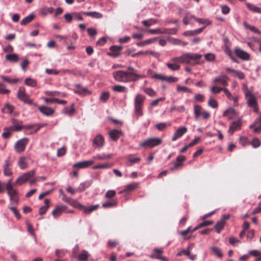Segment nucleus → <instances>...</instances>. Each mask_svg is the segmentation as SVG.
<instances>
[{"mask_svg":"<svg viewBox=\"0 0 261 261\" xmlns=\"http://www.w3.org/2000/svg\"><path fill=\"white\" fill-rule=\"evenodd\" d=\"M113 75L115 80L118 82L128 83L135 81L131 77L128 73H127V71L124 70L115 71L113 72Z\"/></svg>","mask_w":261,"mask_h":261,"instance_id":"nucleus-2","label":"nucleus"},{"mask_svg":"<svg viewBox=\"0 0 261 261\" xmlns=\"http://www.w3.org/2000/svg\"><path fill=\"white\" fill-rule=\"evenodd\" d=\"M74 104H72L70 107H66L62 110V113L69 116L73 115L75 112Z\"/></svg>","mask_w":261,"mask_h":261,"instance_id":"nucleus-25","label":"nucleus"},{"mask_svg":"<svg viewBox=\"0 0 261 261\" xmlns=\"http://www.w3.org/2000/svg\"><path fill=\"white\" fill-rule=\"evenodd\" d=\"M13 161L11 160L10 157L9 156L6 160H5L3 167L4 170V174L5 176H11L12 174V172L10 167L12 165Z\"/></svg>","mask_w":261,"mask_h":261,"instance_id":"nucleus-9","label":"nucleus"},{"mask_svg":"<svg viewBox=\"0 0 261 261\" xmlns=\"http://www.w3.org/2000/svg\"><path fill=\"white\" fill-rule=\"evenodd\" d=\"M49 200L45 199L44 200V205L39 208V214L41 215L44 214L49 207Z\"/></svg>","mask_w":261,"mask_h":261,"instance_id":"nucleus-28","label":"nucleus"},{"mask_svg":"<svg viewBox=\"0 0 261 261\" xmlns=\"http://www.w3.org/2000/svg\"><path fill=\"white\" fill-rule=\"evenodd\" d=\"M162 142V140L160 138H151L142 142L140 146L142 147L153 148L160 145Z\"/></svg>","mask_w":261,"mask_h":261,"instance_id":"nucleus-6","label":"nucleus"},{"mask_svg":"<svg viewBox=\"0 0 261 261\" xmlns=\"http://www.w3.org/2000/svg\"><path fill=\"white\" fill-rule=\"evenodd\" d=\"M38 108L40 112L47 116L51 115L54 113V109L49 107L40 106Z\"/></svg>","mask_w":261,"mask_h":261,"instance_id":"nucleus-21","label":"nucleus"},{"mask_svg":"<svg viewBox=\"0 0 261 261\" xmlns=\"http://www.w3.org/2000/svg\"><path fill=\"white\" fill-rule=\"evenodd\" d=\"M127 73L132 77L135 81H138L140 79H142L145 77V75L143 74H139L136 73V71L132 66L127 67Z\"/></svg>","mask_w":261,"mask_h":261,"instance_id":"nucleus-13","label":"nucleus"},{"mask_svg":"<svg viewBox=\"0 0 261 261\" xmlns=\"http://www.w3.org/2000/svg\"><path fill=\"white\" fill-rule=\"evenodd\" d=\"M14 107L9 103L6 104L5 107L2 109V111L6 113L12 114L14 110Z\"/></svg>","mask_w":261,"mask_h":261,"instance_id":"nucleus-43","label":"nucleus"},{"mask_svg":"<svg viewBox=\"0 0 261 261\" xmlns=\"http://www.w3.org/2000/svg\"><path fill=\"white\" fill-rule=\"evenodd\" d=\"M17 97L21 101L30 105H34L36 106V103H34L32 100L30 99L28 95L25 93V88L23 87H20L17 93Z\"/></svg>","mask_w":261,"mask_h":261,"instance_id":"nucleus-5","label":"nucleus"},{"mask_svg":"<svg viewBox=\"0 0 261 261\" xmlns=\"http://www.w3.org/2000/svg\"><path fill=\"white\" fill-rule=\"evenodd\" d=\"M138 186V184L133 182L127 185L125 187L124 191H130L135 190Z\"/></svg>","mask_w":261,"mask_h":261,"instance_id":"nucleus-48","label":"nucleus"},{"mask_svg":"<svg viewBox=\"0 0 261 261\" xmlns=\"http://www.w3.org/2000/svg\"><path fill=\"white\" fill-rule=\"evenodd\" d=\"M187 132V128L186 127H181L179 128H178L175 133H174L172 138V140L173 141H175L177 139L181 137L182 135H184L185 133H186Z\"/></svg>","mask_w":261,"mask_h":261,"instance_id":"nucleus-16","label":"nucleus"},{"mask_svg":"<svg viewBox=\"0 0 261 261\" xmlns=\"http://www.w3.org/2000/svg\"><path fill=\"white\" fill-rule=\"evenodd\" d=\"M225 224L224 220H220L217 222L215 226V228L216 229L217 232L219 233L221 230L223 229Z\"/></svg>","mask_w":261,"mask_h":261,"instance_id":"nucleus-36","label":"nucleus"},{"mask_svg":"<svg viewBox=\"0 0 261 261\" xmlns=\"http://www.w3.org/2000/svg\"><path fill=\"white\" fill-rule=\"evenodd\" d=\"M18 165L21 169H24L28 167V163L26 162V158L25 157H20L18 162Z\"/></svg>","mask_w":261,"mask_h":261,"instance_id":"nucleus-34","label":"nucleus"},{"mask_svg":"<svg viewBox=\"0 0 261 261\" xmlns=\"http://www.w3.org/2000/svg\"><path fill=\"white\" fill-rule=\"evenodd\" d=\"M236 115H237V112L232 108L228 109L223 113V116L227 117L229 120L231 119L233 116Z\"/></svg>","mask_w":261,"mask_h":261,"instance_id":"nucleus-23","label":"nucleus"},{"mask_svg":"<svg viewBox=\"0 0 261 261\" xmlns=\"http://www.w3.org/2000/svg\"><path fill=\"white\" fill-rule=\"evenodd\" d=\"M178 79L176 77L172 76H166L165 81L168 82L170 83H176L178 81Z\"/></svg>","mask_w":261,"mask_h":261,"instance_id":"nucleus-62","label":"nucleus"},{"mask_svg":"<svg viewBox=\"0 0 261 261\" xmlns=\"http://www.w3.org/2000/svg\"><path fill=\"white\" fill-rule=\"evenodd\" d=\"M35 174L36 170L35 169L25 172L16 179V183L21 185L29 180L31 178L34 177Z\"/></svg>","mask_w":261,"mask_h":261,"instance_id":"nucleus-7","label":"nucleus"},{"mask_svg":"<svg viewBox=\"0 0 261 261\" xmlns=\"http://www.w3.org/2000/svg\"><path fill=\"white\" fill-rule=\"evenodd\" d=\"M196 21L199 24H203L206 25H208L211 24V21L208 19L199 18L196 19Z\"/></svg>","mask_w":261,"mask_h":261,"instance_id":"nucleus-60","label":"nucleus"},{"mask_svg":"<svg viewBox=\"0 0 261 261\" xmlns=\"http://www.w3.org/2000/svg\"><path fill=\"white\" fill-rule=\"evenodd\" d=\"M166 66L172 71H176L179 69L180 66L176 63H167Z\"/></svg>","mask_w":261,"mask_h":261,"instance_id":"nucleus-47","label":"nucleus"},{"mask_svg":"<svg viewBox=\"0 0 261 261\" xmlns=\"http://www.w3.org/2000/svg\"><path fill=\"white\" fill-rule=\"evenodd\" d=\"M89 254L86 250H83L79 255V259L81 261H85L87 259Z\"/></svg>","mask_w":261,"mask_h":261,"instance_id":"nucleus-42","label":"nucleus"},{"mask_svg":"<svg viewBox=\"0 0 261 261\" xmlns=\"http://www.w3.org/2000/svg\"><path fill=\"white\" fill-rule=\"evenodd\" d=\"M110 94L108 92H103L101 93L100 100L101 101L106 102L109 98Z\"/></svg>","mask_w":261,"mask_h":261,"instance_id":"nucleus-58","label":"nucleus"},{"mask_svg":"<svg viewBox=\"0 0 261 261\" xmlns=\"http://www.w3.org/2000/svg\"><path fill=\"white\" fill-rule=\"evenodd\" d=\"M122 49L121 46H112L110 48V50L112 53L110 54L111 56L116 57L119 55V51Z\"/></svg>","mask_w":261,"mask_h":261,"instance_id":"nucleus-24","label":"nucleus"},{"mask_svg":"<svg viewBox=\"0 0 261 261\" xmlns=\"http://www.w3.org/2000/svg\"><path fill=\"white\" fill-rule=\"evenodd\" d=\"M177 32V29L176 28L168 29L165 28L162 30L163 34L167 35H175Z\"/></svg>","mask_w":261,"mask_h":261,"instance_id":"nucleus-38","label":"nucleus"},{"mask_svg":"<svg viewBox=\"0 0 261 261\" xmlns=\"http://www.w3.org/2000/svg\"><path fill=\"white\" fill-rule=\"evenodd\" d=\"M5 58L7 60L12 62H17L19 60V56L15 54H8Z\"/></svg>","mask_w":261,"mask_h":261,"instance_id":"nucleus-31","label":"nucleus"},{"mask_svg":"<svg viewBox=\"0 0 261 261\" xmlns=\"http://www.w3.org/2000/svg\"><path fill=\"white\" fill-rule=\"evenodd\" d=\"M204 57L205 60L209 62H213L215 60V56L212 53L206 54Z\"/></svg>","mask_w":261,"mask_h":261,"instance_id":"nucleus-59","label":"nucleus"},{"mask_svg":"<svg viewBox=\"0 0 261 261\" xmlns=\"http://www.w3.org/2000/svg\"><path fill=\"white\" fill-rule=\"evenodd\" d=\"M43 126H44V124H40L38 123L27 124L24 125L23 129H25L27 134L32 135L36 133Z\"/></svg>","mask_w":261,"mask_h":261,"instance_id":"nucleus-8","label":"nucleus"},{"mask_svg":"<svg viewBox=\"0 0 261 261\" xmlns=\"http://www.w3.org/2000/svg\"><path fill=\"white\" fill-rule=\"evenodd\" d=\"M176 91L177 92H184L189 93H192V90L188 87L179 85H177Z\"/></svg>","mask_w":261,"mask_h":261,"instance_id":"nucleus-39","label":"nucleus"},{"mask_svg":"<svg viewBox=\"0 0 261 261\" xmlns=\"http://www.w3.org/2000/svg\"><path fill=\"white\" fill-rule=\"evenodd\" d=\"M83 13L88 16L92 17L95 18H101L102 17V15L97 12H83Z\"/></svg>","mask_w":261,"mask_h":261,"instance_id":"nucleus-32","label":"nucleus"},{"mask_svg":"<svg viewBox=\"0 0 261 261\" xmlns=\"http://www.w3.org/2000/svg\"><path fill=\"white\" fill-rule=\"evenodd\" d=\"M29 141V139L24 138L17 141L15 144V149L17 152H21L25 149V146Z\"/></svg>","mask_w":261,"mask_h":261,"instance_id":"nucleus-10","label":"nucleus"},{"mask_svg":"<svg viewBox=\"0 0 261 261\" xmlns=\"http://www.w3.org/2000/svg\"><path fill=\"white\" fill-rule=\"evenodd\" d=\"M92 180L85 181L81 183L78 188V190L81 192L84 191L85 189L89 188L92 185Z\"/></svg>","mask_w":261,"mask_h":261,"instance_id":"nucleus-30","label":"nucleus"},{"mask_svg":"<svg viewBox=\"0 0 261 261\" xmlns=\"http://www.w3.org/2000/svg\"><path fill=\"white\" fill-rule=\"evenodd\" d=\"M12 130L10 127H5L4 128V132L2 134L3 137L5 139L9 138L11 135Z\"/></svg>","mask_w":261,"mask_h":261,"instance_id":"nucleus-46","label":"nucleus"},{"mask_svg":"<svg viewBox=\"0 0 261 261\" xmlns=\"http://www.w3.org/2000/svg\"><path fill=\"white\" fill-rule=\"evenodd\" d=\"M235 54L237 57L243 60L247 61L249 59V55L240 48H236L235 49Z\"/></svg>","mask_w":261,"mask_h":261,"instance_id":"nucleus-18","label":"nucleus"},{"mask_svg":"<svg viewBox=\"0 0 261 261\" xmlns=\"http://www.w3.org/2000/svg\"><path fill=\"white\" fill-rule=\"evenodd\" d=\"M1 77L3 80L10 84H14L17 83L18 82V79H11L9 77L4 75H1Z\"/></svg>","mask_w":261,"mask_h":261,"instance_id":"nucleus-49","label":"nucleus"},{"mask_svg":"<svg viewBox=\"0 0 261 261\" xmlns=\"http://www.w3.org/2000/svg\"><path fill=\"white\" fill-rule=\"evenodd\" d=\"M98 207V204L93 205L90 206H86L83 205L81 210L83 211V212L86 214H89L96 210Z\"/></svg>","mask_w":261,"mask_h":261,"instance_id":"nucleus-20","label":"nucleus"},{"mask_svg":"<svg viewBox=\"0 0 261 261\" xmlns=\"http://www.w3.org/2000/svg\"><path fill=\"white\" fill-rule=\"evenodd\" d=\"M203 111L202 107L199 105H195L194 107V113L196 119H198L202 115Z\"/></svg>","mask_w":261,"mask_h":261,"instance_id":"nucleus-26","label":"nucleus"},{"mask_svg":"<svg viewBox=\"0 0 261 261\" xmlns=\"http://www.w3.org/2000/svg\"><path fill=\"white\" fill-rule=\"evenodd\" d=\"M233 75L238 77L240 80H243L245 77V74L243 72L237 70H236Z\"/></svg>","mask_w":261,"mask_h":261,"instance_id":"nucleus-57","label":"nucleus"},{"mask_svg":"<svg viewBox=\"0 0 261 261\" xmlns=\"http://www.w3.org/2000/svg\"><path fill=\"white\" fill-rule=\"evenodd\" d=\"M245 95L248 107L252 108L254 112L258 113V108L255 96L249 89H247L245 92Z\"/></svg>","mask_w":261,"mask_h":261,"instance_id":"nucleus-4","label":"nucleus"},{"mask_svg":"<svg viewBox=\"0 0 261 261\" xmlns=\"http://www.w3.org/2000/svg\"><path fill=\"white\" fill-rule=\"evenodd\" d=\"M211 250L218 257H222L223 256L221 250L217 247H213L211 248Z\"/></svg>","mask_w":261,"mask_h":261,"instance_id":"nucleus-50","label":"nucleus"},{"mask_svg":"<svg viewBox=\"0 0 261 261\" xmlns=\"http://www.w3.org/2000/svg\"><path fill=\"white\" fill-rule=\"evenodd\" d=\"M69 204H70L71 205H72L76 208H77L80 210L81 209L82 206L83 205L82 204L79 203L78 201H77L76 200H74L73 199H71V200L70 201Z\"/></svg>","mask_w":261,"mask_h":261,"instance_id":"nucleus-54","label":"nucleus"},{"mask_svg":"<svg viewBox=\"0 0 261 261\" xmlns=\"http://www.w3.org/2000/svg\"><path fill=\"white\" fill-rule=\"evenodd\" d=\"M153 42V40L152 39H149L143 41L142 42H138L137 43V45L138 46H144L148 44H151Z\"/></svg>","mask_w":261,"mask_h":261,"instance_id":"nucleus-53","label":"nucleus"},{"mask_svg":"<svg viewBox=\"0 0 261 261\" xmlns=\"http://www.w3.org/2000/svg\"><path fill=\"white\" fill-rule=\"evenodd\" d=\"M117 204V201L114 200H112L110 201H107L103 203L102 206L103 208H109L116 206Z\"/></svg>","mask_w":261,"mask_h":261,"instance_id":"nucleus-44","label":"nucleus"},{"mask_svg":"<svg viewBox=\"0 0 261 261\" xmlns=\"http://www.w3.org/2000/svg\"><path fill=\"white\" fill-rule=\"evenodd\" d=\"M208 105L210 107H211L214 109H215L218 107V102L216 101V100H215V99H214L213 98L211 97L208 101Z\"/></svg>","mask_w":261,"mask_h":261,"instance_id":"nucleus-51","label":"nucleus"},{"mask_svg":"<svg viewBox=\"0 0 261 261\" xmlns=\"http://www.w3.org/2000/svg\"><path fill=\"white\" fill-rule=\"evenodd\" d=\"M66 209V206L64 205L57 206L56 208L53 211L51 214L55 218L60 216Z\"/></svg>","mask_w":261,"mask_h":261,"instance_id":"nucleus-14","label":"nucleus"},{"mask_svg":"<svg viewBox=\"0 0 261 261\" xmlns=\"http://www.w3.org/2000/svg\"><path fill=\"white\" fill-rule=\"evenodd\" d=\"M243 25L246 29L250 30L251 31L254 33L258 34H261V32L258 29H257L254 26H252L248 24L246 22H244Z\"/></svg>","mask_w":261,"mask_h":261,"instance_id":"nucleus-35","label":"nucleus"},{"mask_svg":"<svg viewBox=\"0 0 261 261\" xmlns=\"http://www.w3.org/2000/svg\"><path fill=\"white\" fill-rule=\"evenodd\" d=\"M112 156V154H101V155H96L93 156V158L94 160H108L111 158Z\"/></svg>","mask_w":261,"mask_h":261,"instance_id":"nucleus-37","label":"nucleus"},{"mask_svg":"<svg viewBox=\"0 0 261 261\" xmlns=\"http://www.w3.org/2000/svg\"><path fill=\"white\" fill-rule=\"evenodd\" d=\"M145 99V97L141 94H137L134 99L135 114L138 116L143 115L142 107Z\"/></svg>","mask_w":261,"mask_h":261,"instance_id":"nucleus-3","label":"nucleus"},{"mask_svg":"<svg viewBox=\"0 0 261 261\" xmlns=\"http://www.w3.org/2000/svg\"><path fill=\"white\" fill-rule=\"evenodd\" d=\"M93 142L97 147L101 148L104 145L105 139L102 135L99 134L95 137Z\"/></svg>","mask_w":261,"mask_h":261,"instance_id":"nucleus-19","label":"nucleus"},{"mask_svg":"<svg viewBox=\"0 0 261 261\" xmlns=\"http://www.w3.org/2000/svg\"><path fill=\"white\" fill-rule=\"evenodd\" d=\"M9 208L12 211L15 217L19 219L21 218V215L18 212V210L15 207L13 206H9Z\"/></svg>","mask_w":261,"mask_h":261,"instance_id":"nucleus-64","label":"nucleus"},{"mask_svg":"<svg viewBox=\"0 0 261 261\" xmlns=\"http://www.w3.org/2000/svg\"><path fill=\"white\" fill-rule=\"evenodd\" d=\"M229 81L228 77L223 74H221L217 77L214 79L213 82L214 83H218L223 86H227L228 85V81Z\"/></svg>","mask_w":261,"mask_h":261,"instance_id":"nucleus-11","label":"nucleus"},{"mask_svg":"<svg viewBox=\"0 0 261 261\" xmlns=\"http://www.w3.org/2000/svg\"><path fill=\"white\" fill-rule=\"evenodd\" d=\"M246 5L247 8L250 11L257 13H261L260 8L258 7L255 5L250 3H246Z\"/></svg>","mask_w":261,"mask_h":261,"instance_id":"nucleus-29","label":"nucleus"},{"mask_svg":"<svg viewBox=\"0 0 261 261\" xmlns=\"http://www.w3.org/2000/svg\"><path fill=\"white\" fill-rule=\"evenodd\" d=\"M202 56L198 54L185 53L180 56L181 63L195 65L198 63V61Z\"/></svg>","mask_w":261,"mask_h":261,"instance_id":"nucleus-1","label":"nucleus"},{"mask_svg":"<svg viewBox=\"0 0 261 261\" xmlns=\"http://www.w3.org/2000/svg\"><path fill=\"white\" fill-rule=\"evenodd\" d=\"M111 167V165L108 163L94 166L92 168L94 170L98 169H108Z\"/></svg>","mask_w":261,"mask_h":261,"instance_id":"nucleus-55","label":"nucleus"},{"mask_svg":"<svg viewBox=\"0 0 261 261\" xmlns=\"http://www.w3.org/2000/svg\"><path fill=\"white\" fill-rule=\"evenodd\" d=\"M25 84L28 86L34 87L37 85V82L34 79L31 77H28L25 80Z\"/></svg>","mask_w":261,"mask_h":261,"instance_id":"nucleus-40","label":"nucleus"},{"mask_svg":"<svg viewBox=\"0 0 261 261\" xmlns=\"http://www.w3.org/2000/svg\"><path fill=\"white\" fill-rule=\"evenodd\" d=\"M35 17L34 13H31L27 17L23 18L20 21V24L21 25H25L31 22Z\"/></svg>","mask_w":261,"mask_h":261,"instance_id":"nucleus-27","label":"nucleus"},{"mask_svg":"<svg viewBox=\"0 0 261 261\" xmlns=\"http://www.w3.org/2000/svg\"><path fill=\"white\" fill-rule=\"evenodd\" d=\"M127 161L132 164H134L139 163L141 161V158L140 157H134L133 155H129Z\"/></svg>","mask_w":261,"mask_h":261,"instance_id":"nucleus-45","label":"nucleus"},{"mask_svg":"<svg viewBox=\"0 0 261 261\" xmlns=\"http://www.w3.org/2000/svg\"><path fill=\"white\" fill-rule=\"evenodd\" d=\"M94 162L93 160L83 161L73 164V167L78 169L86 168L93 165Z\"/></svg>","mask_w":261,"mask_h":261,"instance_id":"nucleus-12","label":"nucleus"},{"mask_svg":"<svg viewBox=\"0 0 261 261\" xmlns=\"http://www.w3.org/2000/svg\"><path fill=\"white\" fill-rule=\"evenodd\" d=\"M146 94L150 96L153 97L156 95V92L151 88H147L144 90Z\"/></svg>","mask_w":261,"mask_h":261,"instance_id":"nucleus-61","label":"nucleus"},{"mask_svg":"<svg viewBox=\"0 0 261 261\" xmlns=\"http://www.w3.org/2000/svg\"><path fill=\"white\" fill-rule=\"evenodd\" d=\"M241 127V120H238L236 121H233L232 124L230 125L228 133L232 134L234 132L239 130Z\"/></svg>","mask_w":261,"mask_h":261,"instance_id":"nucleus-17","label":"nucleus"},{"mask_svg":"<svg viewBox=\"0 0 261 261\" xmlns=\"http://www.w3.org/2000/svg\"><path fill=\"white\" fill-rule=\"evenodd\" d=\"M142 23L146 27H150L154 23L157 22V20L153 19H150L149 20H144L142 21Z\"/></svg>","mask_w":261,"mask_h":261,"instance_id":"nucleus-52","label":"nucleus"},{"mask_svg":"<svg viewBox=\"0 0 261 261\" xmlns=\"http://www.w3.org/2000/svg\"><path fill=\"white\" fill-rule=\"evenodd\" d=\"M54 11L53 7H43L40 10V13L42 16H46L48 14L52 13Z\"/></svg>","mask_w":261,"mask_h":261,"instance_id":"nucleus-33","label":"nucleus"},{"mask_svg":"<svg viewBox=\"0 0 261 261\" xmlns=\"http://www.w3.org/2000/svg\"><path fill=\"white\" fill-rule=\"evenodd\" d=\"M122 134V132L118 129H113L109 133V136L111 139L115 141L119 139L120 135Z\"/></svg>","mask_w":261,"mask_h":261,"instance_id":"nucleus-22","label":"nucleus"},{"mask_svg":"<svg viewBox=\"0 0 261 261\" xmlns=\"http://www.w3.org/2000/svg\"><path fill=\"white\" fill-rule=\"evenodd\" d=\"M249 144L252 145L254 148H257L260 145V142L257 138H254L251 142H249Z\"/></svg>","mask_w":261,"mask_h":261,"instance_id":"nucleus-56","label":"nucleus"},{"mask_svg":"<svg viewBox=\"0 0 261 261\" xmlns=\"http://www.w3.org/2000/svg\"><path fill=\"white\" fill-rule=\"evenodd\" d=\"M225 88L213 86L211 88V91L215 94L219 93L221 91H224Z\"/></svg>","mask_w":261,"mask_h":261,"instance_id":"nucleus-63","label":"nucleus"},{"mask_svg":"<svg viewBox=\"0 0 261 261\" xmlns=\"http://www.w3.org/2000/svg\"><path fill=\"white\" fill-rule=\"evenodd\" d=\"M12 126L10 127L12 130L18 132L23 128L24 125H22V122L15 119L11 120Z\"/></svg>","mask_w":261,"mask_h":261,"instance_id":"nucleus-15","label":"nucleus"},{"mask_svg":"<svg viewBox=\"0 0 261 261\" xmlns=\"http://www.w3.org/2000/svg\"><path fill=\"white\" fill-rule=\"evenodd\" d=\"M112 89L114 91L118 92H126L127 91V88L121 85H116Z\"/></svg>","mask_w":261,"mask_h":261,"instance_id":"nucleus-41","label":"nucleus"}]
</instances>
